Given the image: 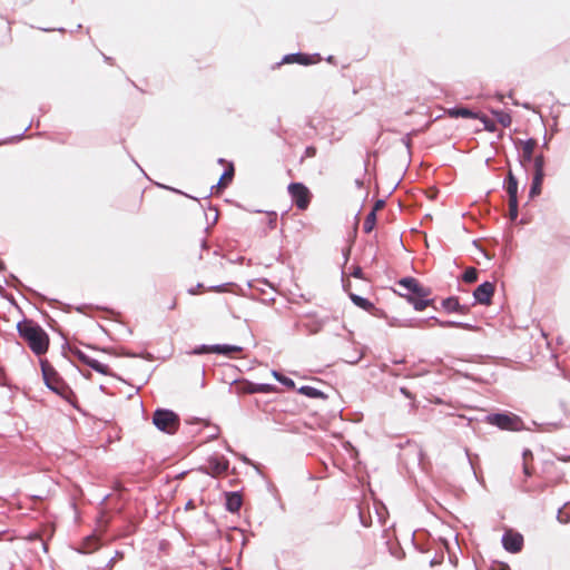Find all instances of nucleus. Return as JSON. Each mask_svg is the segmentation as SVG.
Segmentation results:
<instances>
[{
	"label": "nucleus",
	"mask_w": 570,
	"mask_h": 570,
	"mask_svg": "<svg viewBox=\"0 0 570 570\" xmlns=\"http://www.w3.org/2000/svg\"><path fill=\"white\" fill-rule=\"evenodd\" d=\"M17 331L20 338L35 355L41 356L48 352L49 335L37 322L24 318L17 324Z\"/></svg>",
	"instance_id": "f257e3e1"
},
{
	"label": "nucleus",
	"mask_w": 570,
	"mask_h": 570,
	"mask_svg": "<svg viewBox=\"0 0 570 570\" xmlns=\"http://www.w3.org/2000/svg\"><path fill=\"white\" fill-rule=\"evenodd\" d=\"M41 370L46 385L61 397L69 400L72 392L48 361H41Z\"/></svg>",
	"instance_id": "f03ea898"
},
{
	"label": "nucleus",
	"mask_w": 570,
	"mask_h": 570,
	"mask_svg": "<svg viewBox=\"0 0 570 570\" xmlns=\"http://www.w3.org/2000/svg\"><path fill=\"white\" fill-rule=\"evenodd\" d=\"M153 422L160 431L168 434H174L180 424L179 416L170 410L155 411Z\"/></svg>",
	"instance_id": "7ed1b4c3"
},
{
	"label": "nucleus",
	"mask_w": 570,
	"mask_h": 570,
	"mask_svg": "<svg viewBox=\"0 0 570 570\" xmlns=\"http://www.w3.org/2000/svg\"><path fill=\"white\" fill-rule=\"evenodd\" d=\"M292 202L301 210H306L312 200L311 190L303 183H291L287 187Z\"/></svg>",
	"instance_id": "20e7f679"
},
{
	"label": "nucleus",
	"mask_w": 570,
	"mask_h": 570,
	"mask_svg": "<svg viewBox=\"0 0 570 570\" xmlns=\"http://www.w3.org/2000/svg\"><path fill=\"white\" fill-rule=\"evenodd\" d=\"M229 468V462L224 455H212L207 459L206 464L202 470L213 478H219L224 475Z\"/></svg>",
	"instance_id": "39448f33"
},
{
	"label": "nucleus",
	"mask_w": 570,
	"mask_h": 570,
	"mask_svg": "<svg viewBox=\"0 0 570 570\" xmlns=\"http://www.w3.org/2000/svg\"><path fill=\"white\" fill-rule=\"evenodd\" d=\"M490 423L502 430L520 431L523 422L515 414H494L490 417Z\"/></svg>",
	"instance_id": "423d86ee"
},
{
	"label": "nucleus",
	"mask_w": 570,
	"mask_h": 570,
	"mask_svg": "<svg viewBox=\"0 0 570 570\" xmlns=\"http://www.w3.org/2000/svg\"><path fill=\"white\" fill-rule=\"evenodd\" d=\"M399 285L406 289L409 296H430L431 289L429 287L423 286L416 278L414 277H405L399 281ZM407 297V295H405Z\"/></svg>",
	"instance_id": "0eeeda50"
},
{
	"label": "nucleus",
	"mask_w": 570,
	"mask_h": 570,
	"mask_svg": "<svg viewBox=\"0 0 570 570\" xmlns=\"http://www.w3.org/2000/svg\"><path fill=\"white\" fill-rule=\"evenodd\" d=\"M518 147L521 150L520 154V164L527 168L528 165L534 159V150L538 146V141L533 138H530L528 140H521L519 139L517 142Z\"/></svg>",
	"instance_id": "6e6552de"
},
{
	"label": "nucleus",
	"mask_w": 570,
	"mask_h": 570,
	"mask_svg": "<svg viewBox=\"0 0 570 570\" xmlns=\"http://www.w3.org/2000/svg\"><path fill=\"white\" fill-rule=\"evenodd\" d=\"M504 549L511 553H518L523 548V537L519 532L508 530L502 537Z\"/></svg>",
	"instance_id": "1a4fd4ad"
},
{
	"label": "nucleus",
	"mask_w": 570,
	"mask_h": 570,
	"mask_svg": "<svg viewBox=\"0 0 570 570\" xmlns=\"http://www.w3.org/2000/svg\"><path fill=\"white\" fill-rule=\"evenodd\" d=\"M494 284L491 282H484L483 284L479 285L473 296L476 299L478 303L483 305H490L492 301V296L494 294Z\"/></svg>",
	"instance_id": "9d476101"
},
{
	"label": "nucleus",
	"mask_w": 570,
	"mask_h": 570,
	"mask_svg": "<svg viewBox=\"0 0 570 570\" xmlns=\"http://www.w3.org/2000/svg\"><path fill=\"white\" fill-rule=\"evenodd\" d=\"M323 322L315 315L307 314L301 321V326L308 334H317L323 328Z\"/></svg>",
	"instance_id": "9b49d317"
},
{
	"label": "nucleus",
	"mask_w": 570,
	"mask_h": 570,
	"mask_svg": "<svg viewBox=\"0 0 570 570\" xmlns=\"http://www.w3.org/2000/svg\"><path fill=\"white\" fill-rule=\"evenodd\" d=\"M242 347L235 345H214V346H203L200 350L196 351V353H217L229 355L232 353H239Z\"/></svg>",
	"instance_id": "f8f14e48"
},
{
	"label": "nucleus",
	"mask_w": 570,
	"mask_h": 570,
	"mask_svg": "<svg viewBox=\"0 0 570 570\" xmlns=\"http://www.w3.org/2000/svg\"><path fill=\"white\" fill-rule=\"evenodd\" d=\"M243 504V498L238 492L226 494V509L230 512H238Z\"/></svg>",
	"instance_id": "ddd939ff"
},
{
	"label": "nucleus",
	"mask_w": 570,
	"mask_h": 570,
	"mask_svg": "<svg viewBox=\"0 0 570 570\" xmlns=\"http://www.w3.org/2000/svg\"><path fill=\"white\" fill-rule=\"evenodd\" d=\"M244 393H271L275 391V387L269 384H253V383H244L242 385Z\"/></svg>",
	"instance_id": "4468645a"
},
{
	"label": "nucleus",
	"mask_w": 570,
	"mask_h": 570,
	"mask_svg": "<svg viewBox=\"0 0 570 570\" xmlns=\"http://www.w3.org/2000/svg\"><path fill=\"white\" fill-rule=\"evenodd\" d=\"M451 118H478L479 114L465 107L450 108L445 111Z\"/></svg>",
	"instance_id": "2eb2a0df"
},
{
	"label": "nucleus",
	"mask_w": 570,
	"mask_h": 570,
	"mask_svg": "<svg viewBox=\"0 0 570 570\" xmlns=\"http://www.w3.org/2000/svg\"><path fill=\"white\" fill-rule=\"evenodd\" d=\"M83 364L90 366L96 372L104 374V375H110L111 370L107 364L100 363L99 361L90 357L88 354L86 355V360L82 362Z\"/></svg>",
	"instance_id": "dca6fc26"
},
{
	"label": "nucleus",
	"mask_w": 570,
	"mask_h": 570,
	"mask_svg": "<svg viewBox=\"0 0 570 570\" xmlns=\"http://www.w3.org/2000/svg\"><path fill=\"white\" fill-rule=\"evenodd\" d=\"M505 189L509 195V199H518V180L511 170L508 173Z\"/></svg>",
	"instance_id": "f3484780"
},
{
	"label": "nucleus",
	"mask_w": 570,
	"mask_h": 570,
	"mask_svg": "<svg viewBox=\"0 0 570 570\" xmlns=\"http://www.w3.org/2000/svg\"><path fill=\"white\" fill-rule=\"evenodd\" d=\"M348 296H350L351 301L360 308H362L366 312H372L373 309H375L374 304L372 302H370L368 299L361 297L351 292H348Z\"/></svg>",
	"instance_id": "a211bd4d"
},
{
	"label": "nucleus",
	"mask_w": 570,
	"mask_h": 570,
	"mask_svg": "<svg viewBox=\"0 0 570 570\" xmlns=\"http://www.w3.org/2000/svg\"><path fill=\"white\" fill-rule=\"evenodd\" d=\"M312 59L303 53H292L287 55L283 58V63H299V65H309L312 63Z\"/></svg>",
	"instance_id": "6ab92c4d"
},
{
	"label": "nucleus",
	"mask_w": 570,
	"mask_h": 570,
	"mask_svg": "<svg viewBox=\"0 0 570 570\" xmlns=\"http://www.w3.org/2000/svg\"><path fill=\"white\" fill-rule=\"evenodd\" d=\"M544 165L543 155H537L533 159V178L544 179Z\"/></svg>",
	"instance_id": "aec40b11"
},
{
	"label": "nucleus",
	"mask_w": 570,
	"mask_h": 570,
	"mask_svg": "<svg viewBox=\"0 0 570 570\" xmlns=\"http://www.w3.org/2000/svg\"><path fill=\"white\" fill-rule=\"evenodd\" d=\"M407 301L413 304L416 311H424L432 304V299L429 296H407Z\"/></svg>",
	"instance_id": "412c9836"
},
{
	"label": "nucleus",
	"mask_w": 570,
	"mask_h": 570,
	"mask_svg": "<svg viewBox=\"0 0 570 570\" xmlns=\"http://www.w3.org/2000/svg\"><path fill=\"white\" fill-rule=\"evenodd\" d=\"M443 307L448 312L466 313V308L461 306L456 297H449L442 302Z\"/></svg>",
	"instance_id": "4be33fe9"
},
{
	"label": "nucleus",
	"mask_w": 570,
	"mask_h": 570,
	"mask_svg": "<svg viewBox=\"0 0 570 570\" xmlns=\"http://www.w3.org/2000/svg\"><path fill=\"white\" fill-rule=\"evenodd\" d=\"M298 392L305 396L313 397V399L324 397L323 392H321L320 390H317L313 386H308V385H304V386L299 387Z\"/></svg>",
	"instance_id": "5701e85b"
},
{
	"label": "nucleus",
	"mask_w": 570,
	"mask_h": 570,
	"mask_svg": "<svg viewBox=\"0 0 570 570\" xmlns=\"http://www.w3.org/2000/svg\"><path fill=\"white\" fill-rule=\"evenodd\" d=\"M234 177V166L229 164L228 168L225 170V173L222 175L219 179V187L225 188L227 185L233 180Z\"/></svg>",
	"instance_id": "b1692460"
},
{
	"label": "nucleus",
	"mask_w": 570,
	"mask_h": 570,
	"mask_svg": "<svg viewBox=\"0 0 570 570\" xmlns=\"http://www.w3.org/2000/svg\"><path fill=\"white\" fill-rule=\"evenodd\" d=\"M375 224H376V214L374 212H370L366 215V218L363 224L364 233H366V234L371 233L374 229Z\"/></svg>",
	"instance_id": "393cba45"
},
{
	"label": "nucleus",
	"mask_w": 570,
	"mask_h": 570,
	"mask_svg": "<svg viewBox=\"0 0 570 570\" xmlns=\"http://www.w3.org/2000/svg\"><path fill=\"white\" fill-rule=\"evenodd\" d=\"M542 184H543V179H539V178H533L532 179V185H531V188H530V191H529V196L531 198H534L537 196H539L542 191Z\"/></svg>",
	"instance_id": "a878e982"
},
{
	"label": "nucleus",
	"mask_w": 570,
	"mask_h": 570,
	"mask_svg": "<svg viewBox=\"0 0 570 570\" xmlns=\"http://www.w3.org/2000/svg\"><path fill=\"white\" fill-rule=\"evenodd\" d=\"M462 279L465 283H474L478 279V269L474 267H468L463 273Z\"/></svg>",
	"instance_id": "bb28decb"
},
{
	"label": "nucleus",
	"mask_w": 570,
	"mask_h": 570,
	"mask_svg": "<svg viewBox=\"0 0 570 570\" xmlns=\"http://www.w3.org/2000/svg\"><path fill=\"white\" fill-rule=\"evenodd\" d=\"M273 376L279 382L282 383L283 385L289 387V389H294L295 387V383L292 379L276 372V371H273Z\"/></svg>",
	"instance_id": "cd10ccee"
},
{
	"label": "nucleus",
	"mask_w": 570,
	"mask_h": 570,
	"mask_svg": "<svg viewBox=\"0 0 570 570\" xmlns=\"http://www.w3.org/2000/svg\"><path fill=\"white\" fill-rule=\"evenodd\" d=\"M476 119H480L482 121L484 130L490 132H494L497 130L495 122L489 119L487 116L479 114V117Z\"/></svg>",
	"instance_id": "c85d7f7f"
},
{
	"label": "nucleus",
	"mask_w": 570,
	"mask_h": 570,
	"mask_svg": "<svg viewBox=\"0 0 570 570\" xmlns=\"http://www.w3.org/2000/svg\"><path fill=\"white\" fill-rule=\"evenodd\" d=\"M436 323L442 327H458V328H463V330H471V326L468 324L452 322V321L442 322V321L436 320Z\"/></svg>",
	"instance_id": "c756f323"
},
{
	"label": "nucleus",
	"mask_w": 570,
	"mask_h": 570,
	"mask_svg": "<svg viewBox=\"0 0 570 570\" xmlns=\"http://www.w3.org/2000/svg\"><path fill=\"white\" fill-rule=\"evenodd\" d=\"M495 115H497V119H498V121H499L503 127H509V126H511L512 118H511V116H510L508 112L499 111V112H497Z\"/></svg>",
	"instance_id": "7c9ffc66"
},
{
	"label": "nucleus",
	"mask_w": 570,
	"mask_h": 570,
	"mask_svg": "<svg viewBox=\"0 0 570 570\" xmlns=\"http://www.w3.org/2000/svg\"><path fill=\"white\" fill-rule=\"evenodd\" d=\"M518 199H509V216L512 220L518 217Z\"/></svg>",
	"instance_id": "2f4dec72"
},
{
	"label": "nucleus",
	"mask_w": 570,
	"mask_h": 570,
	"mask_svg": "<svg viewBox=\"0 0 570 570\" xmlns=\"http://www.w3.org/2000/svg\"><path fill=\"white\" fill-rule=\"evenodd\" d=\"M85 552H92L98 549V540L96 538H88L85 542Z\"/></svg>",
	"instance_id": "473e14b6"
},
{
	"label": "nucleus",
	"mask_w": 570,
	"mask_h": 570,
	"mask_svg": "<svg viewBox=\"0 0 570 570\" xmlns=\"http://www.w3.org/2000/svg\"><path fill=\"white\" fill-rule=\"evenodd\" d=\"M534 472L533 462H524L523 463V473L525 476H531Z\"/></svg>",
	"instance_id": "72a5a7b5"
},
{
	"label": "nucleus",
	"mask_w": 570,
	"mask_h": 570,
	"mask_svg": "<svg viewBox=\"0 0 570 570\" xmlns=\"http://www.w3.org/2000/svg\"><path fill=\"white\" fill-rule=\"evenodd\" d=\"M316 155V148L314 146H308L305 148L304 150V157L302 158V160L304 158H312Z\"/></svg>",
	"instance_id": "f704fd0d"
},
{
	"label": "nucleus",
	"mask_w": 570,
	"mask_h": 570,
	"mask_svg": "<svg viewBox=\"0 0 570 570\" xmlns=\"http://www.w3.org/2000/svg\"><path fill=\"white\" fill-rule=\"evenodd\" d=\"M71 352L81 363L86 360V355H87L86 352H83L77 347L72 348Z\"/></svg>",
	"instance_id": "c9c22d12"
},
{
	"label": "nucleus",
	"mask_w": 570,
	"mask_h": 570,
	"mask_svg": "<svg viewBox=\"0 0 570 570\" xmlns=\"http://www.w3.org/2000/svg\"><path fill=\"white\" fill-rule=\"evenodd\" d=\"M277 220V214L276 213H268V224L272 228L276 226Z\"/></svg>",
	"instance_id": "e433bc0d"
},
{
	"label": "nucleus",
	"mask_w": 570,
	"mask_h": 570,
	"mask_svg": "<svg viewBox=\"0 0 570 570\" xmlns=\"http://www.w3.org/2000/svg\"><path fill=\"white\" fill-rule=\"evenodd\" d=\"M524 462H533V454L530 450L523 452V463Z\"/></svg>",
	"instance_id": "4c0bfd02"
},
{
	"label": "nucleus",
	"mask_w": 570,
	"mask_h": 570,
	"mask_svg": "<svg viewBox=\"0 0 570 570\" xmlns=\"http://www.w3.org/2000/svg\"><path fill=\"white\" fill-rule=\"evenodd\" d=\"M383 207H384V200L380 199V200L375 202L371 212H374L376 214V212L383 209Z\"/></svg>",
	"instance_id": "58836bf2"
},
{
	"label": "nucleus",
	"mask_w": 570,
	"mask_h": 570,
	"mask_svg": "<svg viewBox=\"0 0 570 570\" xmlns=\"http://www.w3.org/2000/svg\"><path fill=\"white\" fill-rule=\"evenodd\" d=\"M362 274H363V273H362V268H361V267H355V268L353 269V272H352V275H353L354 277H357V278H361V277H362Z\"/></svg>",
	"instance_id": "ea45409f"
},
{
	"label": "nucleus",
	"mask_w": 570,
	"mask_h": 570,
	"mask_svg": "<svg viewBox=\"0 0 570 570\" xmlns=\"http://www.w3.org/2000/svg\"><path fill=\"white\" fill-rule=\"evenodd\" d=\"M401 392H402L404 395H406L407 397H411V394H410V392H407V390H406V389L402 387V389H401Z\"/></svg>",
	"instance_id": "a19ab883"
},
{
	"label": "nucleus",
	"mask_w": 570,
	"mask_h": 570,
	"mask_svg": "<svg viewBox=\"0 0 570 570\" xmlns=\"http://www.w3.org/2000/svg\"><path fill=\"white\" fill-rule=\"evenodd\" d=\"M176 306V302H174L170 306V308H174Z\"/></svg>",
	"instance_id": "79ce46f5"
},
{
	"label": "nucleus",
	"mask_w": 570,
	"mask_h": 570,
	"mask_svg": "<svg viewBox=\"0 0 570 570\" xmlns=\"http://www.w3.org/2000/svg\"><path fill=\"white\" fill-rule=\"evenodd\" d=\"M222 570H233V569H230V568H224V569H222Z\"/></svg>",
	"instance_id": "37998d69"
}]
</instances>
